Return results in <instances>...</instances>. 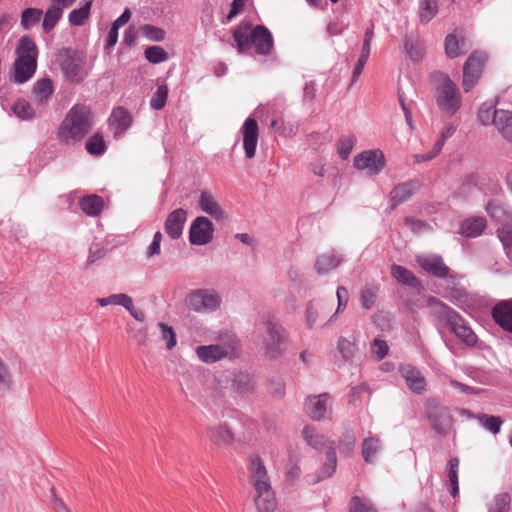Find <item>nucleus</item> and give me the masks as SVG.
Here are the masks:
<instances>
[{
  "instance_id": "f257e3e1",
  "label": "nucleus",
  "mask_w": 512,
  "mask_h": 512,
  "mask_svg": "<svg viewBox=\"0 0 512 512\" xmlns=\"http://www.w3.org/2000/svg\"><path fill=\"white\" fill-rule=\"evenodd\" d=\"M233 39L240 54L253 45L257 54L269 55L274 47L272 34L263 25L252 28L250 23H242L233 30Z\"/></svg>"
},
{
  "instance_id": "f03ea898",
  "label": "nucleus",
  "mask_w": 512,
  "mask_h": 512,
  "mask_svg": "<svg viewBox=\"0 0 512 512\" xmlns=\"http://www.w3.org/2000/svg\"><path fill=\"white\" fill-rule=\"evenodd\" d=\"M93 127L91 109L84 104L74 105L63 119L58 135L66 143L81 141Z\"/></svg>"
},
{
  "instance_id": "7ed1b4c3",
  "label": "nucleus",
  "mask_w": 512,
  "mask_h": 512,
  "mask_svg": "<svg viewBox=\"0 0 512 512\" xmlns=\"http://www.w3.org/2000/svg\"><path fill=\"white\" fill-rule=\"evenodd\" d=\"M15 61L11 72V79L17 84H23L31 79L37 69L38 48L35 41L22 36L15 49Z\"/></svg>"
},
{
  "instance_id": "20e7f679",
  "label": "nucleus",
  "mask_w": 512,
  "mask_h": 512,
  "mask_svg": "<svg viewBox=\"0 0 512 512\" xmlns=\"http://www.w3.org/2000/svg\"><path fill=\"white\" fill-rule=\"evenodd\" d=\"M435 86L436 104L440 111L448 115H454L461 107L462 97L456 84L450 77L440 71H435L430 76Z\"/></svg>"
},
{
  "instance_id": "39448f33",
  "label": "nucleus",
  "mask_w": 512,
  "mask_h": 512,
  "mask_svg": "<svg viewBox=\"0 0 512 512\" xmlns=\"http://www.w3.org/2000/svg\"><path fill=\"white\" fill-rule=\"evenodd\" d=\"M428 305L433 311L446 320L447 325L451 332H453L457 338L468 346H473L477 342L476 334L466 325L464 320L450 307L442 303L436 298H430Z\"/></svg>"
},
{
  "instance_id": "423d86ee",
  "label": "nucleus",
  "mask_w": 512,
  "mask_h": 512,
  "mask_svg": "<svg viewBox=\"0 0 512 512\" xmlns=\"http://www.w3.org/2000/svg\"><path fill=\"white\" fill-rule=\"evenodd\" d=\"M262 349L270 359L278 358L284 350L287 339L285 329L272 316H267L263 322Z\"/></svg>"
},
{
  "instance_id": "0eeeda50",
  "label": "nucleus",
  "mask_w": 512,
  "mask_h": 512,
  "mask_svg": "<svg viewBox=\"0 0 512 512\" xmlns=\"http://www.w3.org/2000/svg\"><path fill=\"white\" fill-rule=\"evenodd\" d=\"M57 61L69 81L79 83L86 78L88 72L85 58L76 51L69 48L60 50Z\"/></svg>"
},
{
  "instance_id": "6e6552de",
  "label": "nucleus",
  "mask_w": 512,
  "mask_h": 512,
  "mask_svg": "<svg viewBox=\"0 0 512 512\" xmlns=\"http://www.w3.org/2000/svg\"><path fill=\"white\" fill-rule=\"evenodd\" d=\"M427 419L432 429L440 436H446L450 433L453 419L446 406L430 401L427 405Z\"/></svg>"
},
{
  "instance_id": "1a4fd4ad",
  "label": "nucleus",
  "mask_w": 512,
  "mask_h": 512,
  "mask_svg": "<svg viewBox=\"0 0 512 512\" xmlns=\"http://www.w3.org/2000/svg\"><path fill=\"white\" fill-rule=\"evenodd\" d=\"M487 55L483 52H473L463 66L462 87L464 92H470L478 83L485 63Z\"/></svg>"
},
{
  "instance_id": "9d476101",
  "label": "nucleus",
  "mask_w": 512,
  "mask_h": 512,
  "mask_svg": "<svg viewBox=\"0 0 512 512\" xmlns=\"http://www.w3.org/2000/svg\"><path fill=\"white\" fill-rule=\"evenodd\" d=\"M221 303V297L213 290L199 289L187 297V306L195 312H211L216 310Z\"/></svg>"
},
{
  "instance_id": "9b49d317",
  "label": "nucleus",
  "mask_w": 512,
  "mask_h": 512,
  "mask_svg": "<svg viewBox=\"0 0 512 512\" xmlns=\"http://www.w3.org/2000/svg\"><path fill=\"white\" fill-rule=\"evenodd\" d=\"M305 412L315 421L332 418L331 397L327 393L309 396L305 400Z\"/></svg>"
},
{
  "instance_id": "f8f14e48",
  "label": "nucleus",
  "mask_w": 512,
  "mask_h": 512,
  "mask_svg": "<svg viewBox=\"0 0 512 512\" xmlns=\"http://www.w3.org/2000/svg\"><path fill=\"white\" fill-rule=\"evenodd\" d=\"M354 165L359 170H367L371 176L377 175L385 166V157L380 150H367L354 158Z\"/></svg>"
},
{
  "instance_id": "ddd939ff",
  "label": "nucleus",
  "mask_w": 512,
  "mask_h": 512,
  "mask_svg": "<svg viewBox=\"0 0 512 512\" xmlns=\"http://www.w3.org/2000/svg\"><path fill=\"white\" fill-rule=\"evenodd\" d=\"M239 349L236 345H202L196 348L198 358L205 363H213L225 357L238 355Z\"/></svg>"
},
{
  "instance_id": "4468645a",
  "label": "nucleus",
  "mask_w": 512,
  "mask_h": 512,
  "mask_svg": "<svg viewBox=\"0 0 512 512\" xmlns=\"http://www.w3.org/2000/svg\"><path fill=\"white\" fill-rule=\"evenodd\" d=\"M213 232L212 222L206 217L199 216L191 224L189 240L194 245H205L213 239Z\"/></svg>"
},
{
  "instance_id": "2eb2a0df",
  "label": "nucleus",
  "mask_w": 512,
  "mask_h": 512,
  "mask_svg": "<svg viewBox=\"0 0 512 512\" xmlns=\"http://www.w3.org/2000/svg\"><path fill=\"white\" fill-rule=\"evenodd\" d=\"M240 132L243 136L245 156L248 159H252L255 157L259 139V127L257 121L254 118H247L244 121Z\"/></svg>"
},
{
  "instance_id": "dca6fc26",
  "label": "nucleus",
  "mask_w": 512,
  "mask_h": 512,
  "mask_svg": "<svg viewBox=\"0 0 512 512\" xmlns=\"http://www.w3.org/2000/svg\"><path fill=\"white\" fill-rule=\"evenodd\" d=\"M249 478L255 492L271 488L266 467L259 456L253 455L250 457Z\"/></svg>"
},
{
  "instance_id": "f3484780",
  "label": "nucleus",
  "mask_w": 512,
  "mask_h": 512,
  "mask_svg": "<svg viewBox=\"0 0 512 512\" xmlns=\"http://www.w3.org/2000/svg\"><path fill=\"white\" fill-rule=\"evenodd\" d=\"M417 263L426 272L443 278L448 276L450 270L443 262V259L437 255H422L417 257Z\"/></svg>"
},
{
  "instance_id": "a211bd4d",
  "label": "nucleus",
  "mask_w": 512,
  "mask_h": 512,
  "mask_svg": "<svg viewBox=\"0 0 512 512\" xmlns=\"http://www.w3.org/2000/svg\"><path fill=\"white\" fill-rule=\"evenodd\" d=\"M331 310L332 305L324 301H310L306 307L307 327L312 329L317 323L323 321Z\"/></svg>"
},
{
  "instance_id": "6ab92c4d",
  "label": "nucleus",
  "mask_w": 512,
  "mask_h": 512,
  "mask_svg": "<svg viewBox=\"0 0 512 512\" xmlns=\"http://www.w3.org/2000/svg\"><path fill=\"white\" fill-rule=\"evenodd\" d=\"M186 219V210L179 208L172 211L165 221V232L173 239L179 238L182 234Z\"/></svg>"
},
{
  "instance_id": "aec40b11",
  "label": "nucleus",
  "mask_w": 512,
  "mask_h": 512,
  "mask_svg": "<svg viewBox=\"0 0 512 512\" xmlns=\"http://www.w3.org/2000/svg\"><path fill=\"white\" fill-rule=\"evenodd\" d=\"M400 373L412 392L417 394L423 393L426 387V380L419 370L411 365H403L400 367Z\"/></svg>"
},
{
  "instance_id": "412c9836",
  "label": "nucleus",
  "mask_w": 512,
  "mask_h": 512,
  "mask_svg": "<svg viewBox=\"0 0 512 512\" xmlns=\"http://www.w3.org/2000/svg\"><path fill=\"white\" fill-rule=\"evenodd\" d=\"M493 125L505 140L512 143V113L510 111L495 110Z\"/></svg>"
},
{
  "instance_id": "4be33fe9",
  "label": "nucleus",
  "mask_w": 512,
  "mask_h": 512,
  "mask_svg": "<svg viewBox=\"0 0 512 512\" xmlns=\"http://www.w3.org/2000/svg\"><path fill=\"white\" fill-rule=\"evenodd\" d=\"M495 322L503 329L512 332V301H502L492 310Z\"/></svg>"
},
{
  "instance_id": "5701e85b",
  "label": "nucleus",
  "mask_w": 512,
  "mask_h": 512,
  "mask_svg": "<svg viewBox=\"0 0 512 512\" xmlns=\"http://www.w3.org/2000/svg\"><path fill=\"white\" fill-rule=\"evenodd\" d=\"M208 436L218 446H229L234 441V435L226 424H216L208 429Z\"/></svg>"
},
{
  "instance_id": "b1692460",
  "label": "nucleus",
  "mask_w": 512,
  "mask_h": 512,
  "mask_svg": "<svg viewBox=\"0 0 512 512\" xmlns=\"http://www.w3.org/2000/svg\"><path fill=\"white\" fill-rule=\"evenodd\" d=\"M199 205L203 212L211 215L215 219H224L226 214L216 201L212 193L203 191L200 195Z\"/></svg>"
},
{
  "instance_id": "393cba45",
  "label": "nucleus",
  "mask_w": 512,
  "mask_h": 512,
  "mask_svg": "<svg viewBox=\"0 0 512 512\" xmlns=\"http://www.w3.org/2000/svg\"><path fill=\"white\" fill-rule=\"evenodd\" d=\"M418 188L419 184L414 181L397 185L390 193L392 208L408 200Z\"/></svg>"
},
{
  "instance_id": "a878e982",
  "label": "nucleus",
  "mask_w": 512,
  "mask_h": 512,
  "mask_svg": "<svg viewBox=\"0 0 512 512\" xmlns=\"http://www.w3.org/2000/svg\"><path fill=\"white\" fill-rule=\"evenodd\" d=\"M110 126L115 130V134H122L132 123V117L123 107L113 109L110 118Z\"/></svg>"
},
{
  "instance_id": "bb28decb",
  "label": "nucleus",
  "mask_w": 512,
  "mask_h": 512,
  "mask_svg": "<svg viewBox=\"0 0 512 512\" xmlns=\"http://www.w3.org/2000/svg\"><path fill=\"white\" fill-rule=\"evenodd\" d=\"M486 228V220L483 217H470L464 220L459 233L465 237H477Z\"/></svg>"
},
{
  "instance_id": "cd10ccee",
  "label": "nucleus",
  "mask_w": 512,
  "mask_h": 512,
  "mask_svg": "<svg viewBox=\"0 0 512 512\" xmlns=\"http://www.w3.org/2000/svg\"><path fill=\"white\" fill-rule=\"evenodd\" d=\"M454 132L455 128L452 125L445 126L441 131L440 139L434 144L432 150L426 155H415V161L419 163L423 161L432 160L433 158H435L442 150L446 139L451 137L454 134Z\"/></svg>"
},
{
  "instance_id": "c85d7f7f",
  "label": "nucleus",
  "mask_w": 512,
  "mask_h": 512,
  "mask_svg": "<svg viewBox=\"0 0 512 512\" xmlns=\"http://www.w3.org/2000/svg\"><path fill=\"white\" fill-rule=\"evenodd\" d=\"M254 501L258 512H274L276 509L272 488L256 491Z\"/></svg>"
},
{
  "instance_id": "c756f323",
  "label": "nucleus",
  "mask_w": 512,
  "mask_h": 512,
  "mask_svg": "<svg viewBox=\"0 0 512 512\" xmlns=\"http://www.w3.org/2000/svg\"><path fill=\"white\" fill-rule=\"evenodd\" d=\"M341 261V258L334 253H323L317 257L315 269L318 274L324 275L336 269Z\"/></svg>"
},
{
  "instance_id": "7c9ffc66",
  "label": "nucleus",
  "mask_w": 512,
  "mask_h": 512,
  "mask_svg": "<svg viewBox=\"0 0 512 512\" xmlns=\"http://www.w3.org/2000/svg\"><path fill=\"white\" fill-rule=\"evenodd\" d=\"M81 210L91 217H96L101 214L104 208V201L98 195H88L79 201Z\"/></svg>"
},
{
  "instance_id": "2f4dec72",
  "label": "nucleus",
  "mask_w": 512,
  "mask_h": 512,
  "mask_svg": "<svg viewBox=\"0 0 512 512\" xmlns=\"http://www.w3.org/2000/svg\"><path fill=\"white\" fill-rule=\"evenodd\" d=\"M404 48L408 57L413 62L421 61L425 55V47L423 43L418 39H414L412 36H405Z\"/></svg>"
},
{
  "instance_id": "473e14b6",
  "label": "nucleus",
  "mask_w": 512,
  "mask_h": 512,
  "mask_svg": "<svg viewBox=\"0 0 512 512\" xmlns=\"http://www.w3.org/2000/svg\"><path fill=\"white\" fill-rule=\"evenodd\" d=\"M475 419L482 425L484 429L492 434H498L504 423V420L499 416L488 415L485 413H478Z\"/></svg>"
},
{
  "instance_id": "72a5a7b5",
  "label": "nucleus",
  "mask_w": 512,
  "mask_h": 512,
  "mask_svg": "<svg viewBox=\"0 0 512 512\" xmlns=\"http://www.w3.org/2000/svg\"><path fill=\"white\" fill-rule=\"evenodd\" d=\"M381 441L376 437H368L362 443V456L368 463L374 462L376 454L381 450Z\"/></svg>"
},
{
  "instance_id": "f704fd0d",
  "label": "nucleus",
  "mask_w": 512,
  "mask_h": 512,
  "mask_svg": "<svg viewBox=\"0 0 512 512\" xmlns=\"http://www.w3.org/2000/svg\"><path fill=\"white\" fill-rule=\"evenodd\" d=\"M506 256L512 261V223H505L497 229Z\"/></svg>"
},
{
  "instance_id": "c9c22d12",
  "label": "nucleus",
  "mask_w": 512,
  "mask_h": 512,
  "mask_svg": "<svg viewBox=\"0 0 512 512\" xmlns=\"http://www.w3.org/2000/svg\"><path fill=\"white\" fill-rule=\"evenodd\" d=\"M97 302L100 306L105 307L107 305H120L128 311L132 309V298L124 293L112 294L108 297L98 298Z\"/></svg>"
},
{
  "instance_id": "e433bc0d",
  "label": "nucleus",
  "mask_w": 512,
  "mask_h": 512,
  "mask_svg": "<svg viewBox=\"0 0 512 512\" xmlns=\"http://www.w3.org/2000/svg\"><path fill=\"white\" fill-rule=\"evenodd\" d=\"M391 275L399 282L404 285L415 287L417 285V279L411 271L400 265H392Z\"/></svg>"
},
{
  "instance_id": "4c0bfd02",
  "label": "nucleus",
  "mask_w": 512,
  "mask_h": 512,
  "mask_svg": "<svg viewBox=\"0 0 512 512\" xmlns=\"http://www.w3.org/2000/svg\"><path fill=\"white\" fill-rule=\"evenodd\" d=\"M62 14L63 11L60 6L51 5L47 9L42 22V27L44 31L50 32L55 27L59 19L62 17Z\"/></svg>"
},
{
  "instance_id": "58836bf2",
  "label": "nucleus",
  "mask_w": 512,
  "mask_h": 512,
  "mask_svg": "<svg viewBox=\"0 0 512 512\" xmlns=\"http://www.w3.org/2000/svg\"><path fill=\"white\" fill-rule=\"evenodd\" d=\"M92 0H86L85 4L79 9H74L69 13V22L72 25L80 26L85 23L90 15Z\"/></svg>"
},
{
  "instance_id": "ea45409f",
  "label": "nucleus",
  "mask_w": 512,
  "mask_h": 512,
  "mask_svg": "<svg viewBox=\"0 0 512 512\" xmlns=\"http://www.w3.org/2000/svg\"><path fill=\"white\" fill-rule=\"evenodd\" d=\"M438 12L437 0H423L419 6V18L422 23H428Z\"/></svg>"
},
{
  "instance_id": "a19ab883",
  "label": "nucleus",
  "mask_w": 512,
  "mask_h": 512,
  "mask_svg": "<svg viewBox=\"0 0 512 512\" xmlns=\"http://www.w3.org/2000/svg\"><path fill=\"white\" fill-rule=\"evenodd\" d=\"M35 97L40 101L47 100L53 93V83L50 79L38 80L33 88Z\"/></svg>"
},
{
  "instance_id": "79ce46f5",
  "label": "nucleus",
  "mask_w": 512,
  "mask_h": 512,
  "mask_svg": "<svg viewBox=\"0 0 512 512\" xmlns=\"http://www.w3.org/2000/svg\"><path fill=\"white\" fill-rule=\"evenodd\" d=\"M337 467L336 453L330 449L326 454V462L323 464L316 481L324 480L333 475Z\"/></svg>"
},
{
  "instance_id": "37998d69",
  "label": "nucleus",
  "mask_w": 512,
  "mask_h": 512,
  "mask_svg": "<svg viewBox=\"0 0 512 512\" xmlns=\"http://www.w3.org/2000/svg\"><path fill=\"white\" fill-rule=\"evenodd\" d=\"M43 15V12L41 9L38 8H27L22 12L21 15V26L25 30H29L33 25L37 24L41 17Z\"/></svg>"
},
{
  "instance_id": "c03bdc74",
  "label": "nucleus",
  "mask_w": 512,
  "mask_h": 512,
  "mask_svg": "<svg viewBox=\"0 0 512 512\" xmlns=\"http://www.w3.org/2000/svg\"><path fill=\"white\" fill-rule=\"evenodd\" d=\"M458 469H459V459L451 458L448 462L447 477H448V481L450 482L451 487H452L451 494L453 497H456L459 492Z\"/></svg>"
},
{
  "instance_id": "a18cd8bd",
  "label": "nucleus",
  "mask_w": 512,
  "mask_h": 512,
  "mask_svg": "<svg viewBox=\"0 0 512 512\" xmlns=\"http://www.w3.org/2000/svg\"><path fill=\"white\" fill-rule=\"evenodd\" d=\"M304 440L313 448L320 449L325 443L323 435L318 434L311 426H305L302 430Z\"/></svg>"
},
{
  "instance_id": "49530a36",
  "label": "nucleus",
  "mask_w": 512,
  "mask_h": 512,
  "mask_svg": "<svg viewBox=\"0 0 512 512\" xmlns=\"http://www.w3.org/2000/svg\"><path fill=\"white\" fill-rule=\"evenodd\" d=\"M338 350L341 353L342 357L345 360L349 361L354 359L357 353V346L354 340L340 338L338 341Z\"/></svg>"
},
{
  "instance_id": "de8ad7c7",
  "label": "nucleus",
  "mask_w": 512,
  "mask_h": 512,
  "mask_svg": "<svg viewBox=\"0 0 512 512\" xmlns=\"http://www.w3.org/2000/svg\"><path fill=\"white\" fill-rule=\"evenodd\" d=\"M86 149L92 155H100L103 153L105 149L103 137L98 133L92 135L86 143Z\"/></svg>"
},
{
  "instance_id": "09e8293b",
  "label": "nucleus",
  "mask_w": 512,
  "mask_h": 512,
  "mask_svg": "<svg viewBox=\"0 0 512 512\" xmlns=\"http://www.w3.org/2000/svg\"><path fill=\"white\" fill-rule=\"evenodd\" d=\"M355 443L356 437L354 432L352 430H346L339 441V450L346 455H350Z\"/></svg>"
},
{
  "instance_id": "8fccbe9b",
  "label": "nucleus",
  "mask_w": 512,
  "mask_h": 512,
  "mask_svg": "<svg viewBox=\"0 0 512 512\" xmlns=\"http://www.w3.org/2000/svg\"><path fill=\"white\" fill-rule=\"evenodd\" d=\"M167 97H168L167 86L166 85L159 86L150 100L151 107L155 110L162 109L165 106Z\"/></svg>"
},
{
  "instance_id": "3c124183",
  "label": "nucleus",
  "mask_w": 512,
  "mask_h": 512,
  "mask_svg": "<svg viewBox=\"0 0 512 512\" xmlns=\"http://www.w3.org/2000/svg\"><path fill=\"white\" fill-rule=\"evenodd\" d=\"M141 33L151 41L161 42L165 38V32L161 28L145 24L140 27Z\"/></svg>"
},
{
  "instance_id": "603ef678",
  "label": "nucleus",
  "mask_w": 512,
  "mask_h": 512,
  "mask_svg": "<svg viewBox=\"0 0 512 512\" xmlns=\"http://www.w3.org/2000/svg\"><path fill=\"white\" fill-rule=\"evenodd\" d=\"M463 46V42L461 43ZM445 52L449 58H456L462 52L460 50V42L457 40L455 35H448L445 39Z\"/></svg>"
},
{
  "instance_id": "864d4df0",
  "label": "nucleus",
  "mask_w": 512,
  "mask_h": 512,
  "mask_svg": "<svg viewBox=\"0 0 512 512\" xmlns=\"http://www.w3.org/2000/svg\"><path fill=\"white\" fill-rule=\"evenodd\" d=\"M158 327L161 330L162 340L166 342V348L171 350L177 343L174 329L165 323H159Z\"/></svg>"
},
{
  "instance_id": "5fc2aeb1",
  "label": "nucleus",
  "mask_w": 512,
  "mask_h": 512,
  "mask_svg": "<svg viewBox=\"0 0 512 512\" xmlns=\"http://www.w3.org/2000/svg\"><path fill=\"white\" fill-rule=\"evenodd\" d=\"M145 56L151 63H160L167 59V53L159 46H151L145 50Z\"/></svg>"
},
{
  "instance_id": "6e6d98bb",
  "label": "nucleus",
  "mask_w": 512,
  "mask_h": 512,
  "mask_svg": "<svg viewBox=\"0 0 512 512\" xmlns=\"http://www.w3.org/2000/svg\"><path fill=\"white\" fill-rule=\"evenodd\" d=\"M510 506V496L507 493H500L494 498V504L489 512H508Z\"/></svg>"
},
{
  "instance_id": "4d7b16f0",
  "label": "nucleus",
  "mask_w": 512,
  "mask_h": 512,
  "mask_svg": "<svg viewBox=\"0 0 512 512\" xmlns=\"http://www.w3.org/2000/svg\"><path fill=\"white\" fill-rule=\"evenodd\" d=\"M14 113L21 119H30L34 116V110L26 101H17L13 105Z\"/></svg>"
},
{
  "instance_id": "13d9d810",
  "label": "nucleus",
  "mask_w": 512,
  "mask_h": 512,
  "mask_svg": "<svg viewBox=\"0 0 512 512\" xmlns=\"http://www.w3.org/2000/svg\"><path fill=\"white\" fill-rule=\"evenodd\" d=\"M348 512H376L373 507L367 504L358 496L352 497L349 502Z\"/></svg>"
},
{
  "instance_id": "bf43d9fd",
  "label": "nucleus",
  "mask_w": 512,
  "mask_h": 512,
  "mask_svg": "<svg viewBox=\"0 0 512 512\" xmlns=\"http://www.w3.org/2000/svg\"><path fill=\"white\" fill-rule=\"evenodd\" d=\"M389 351V347L386 341L379 338H375L371 344V352L376 356L378 360L383 359Z\"/></svg>"
},
{
  "instance_id": "052dcab7",
  "label": "nucleus",
  "mask_w": 512,
  "mask_h": 512,
  "mask_svg": "<svg viewBox=\"0 0 512 512\" xmlns=\"http://www.w3.org/2000/svg\"><path fill=\"white\" fill-rule=\"evenodd\" d=\"M354 147V140L350 137H342L338 142V154L342 159H347Z\"/></svg>"
},
{
  "instance_id": "680f3d73",
  "label": "nucleus",
  "mask_w": 512,
  "mask_h": 512,
  "mask_svg": "<svg viewBox=\"0 0 512 512\" xmlns=\"http://www.w3.org/2000/svg\"><path fill=\"white\" fill-rule=\"evenodd\" d=\"M377 297V290L373 287H366L361 292V303L366 309H370Z\"/></svg>"
},
{
  "instance_id": "e2e57ef3",
  "label": "nucleus",
  "mask_w": 512,
  "mask_h": 512,
  "mask_svg": "<svg viewBox=\"0 0 512 512\" xmlns=\"http://www.w3.org/2000/svg\"><path fill=\"white\" fill-rule=\"evenodd\" d=\"M496 109L492 105L482 104L478 111V119L483 125L493 124V112Z\"/></svg>"
},
{
  "instance_id": "0e129e2a",
  "label": "nucleus",
  "mask_w": 512,
  "mask_h": 512,
  "mask_svg": "<svg viewBox=\"0 0 512 512\" xmlns=\"http://www.w3.org/2000/svg\"><path fill=\"white\" fill-rule=\"evenodd\" d=\"M162 241V234L161 232L157 231L153 236V241L150 244V246L147 248L146 256L148 258H151L155 255L160 254V245Z\"/></svg>"
},
{
  "instance_id": "69168bd1",
  "label": "nucleus",
  "mask_w": 512,
  "mask_h": 512,
  "mask_svg": "<svg viewBox=\"0 0 512 512\" xmlns=\"http://www.w3.org/2000/svg\"><path fill=\"white\" fill-rule=\"evenodd\" d=\"M363 394H368V395L370 394L369 388H368L367 385L360 384V385H358L356 387H353L351 392H350L349 402L351 404H356V402L361 399V396Z\"/></svg>"
},
{
  "instance_id": "338daca9",
  "label": "nucleus",
  "mask_w": 512,
  "mask_h": 512,
  "mask_svg": "<svg viewBox=\"0 0 512 512\" xmlns=\"http://www.w3.org/2000/svg\"><path fill=\"white\" fill-rule=\"evenodd\" d=\"M236 382L241 393H247L254 387L252 379L249 376H239Z\"/></svg>"
},
{
  "instance_id": "774afa93",
  "label": "nucleus",
  "mask_w": 512,
  "mask_h": 512,
  "mask_svg": "<svg viewBox=\"0 0 512 512\" xmlns=\"http://www.w3.org/2000/svg\"><path fill=\"white\" fill-rule=\"evenodd\" d=\"M245 0H233L231 3V9L227 15V20H232L237 16L244 8Z\"/></svg>"
}]
</instances>
